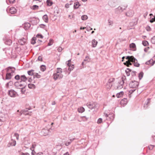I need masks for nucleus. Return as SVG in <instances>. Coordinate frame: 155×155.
Wrapping results in <instances>:
<instances>
[{
    "mask_svg": "<svg viewBox=\"0 0 155 155\" xmlns=\"http://www.w3.org/2000/svg\"><path fill=\"white\" fill-rule=\"evenodd\" d=\"M126 59L128 60L126 61V62L124 63L125 65L129 66V65H132V64L131 63V62H132L134 63V66L136 67L139 66L140 64L137 63V60L133 56H127L126 57Z\"/></svg>",
    "mask_w": 155,
    "mask_h": 155,
    "instance_id": "nucleus-1",
    "label": "nucleus"
},
{
    "mask_svg": "<svg viewBox=\"0 0 155 155\" xmlns=\"http://www.w3.org/2000/svg\"><path fill=\"white\" fill-rule=\"evenodd\" d=\"M139 85V83L135 81H131L129 84V86L130 88H132L133 89L130 90L129 91V93L130 94H132L137 88V87Z\"/></svg>",
    "mask_w": 155,
    "mask_h": 155,
    "instance_id": "nucleus-2",
    "label": "nucleus"
},
{
    "mask_svg": "<svg viewBox=\"0 0 155 155\" xmlns=\"http://www.w3.org/2000/svg\"><path fill=\"white\" fill-rule=\"evenodd\" d=\"M12 68H14L15 70V68L13 67H9L8 68L7 71L8 72L6 73L5 77V79L6 80L10 79L14 75L15 71L14 70H12Z\"/></svg>",
    "mask_w": 155,
    "mask_h": 155,
    "instance_id": "nucleus-3",
    "label": "nucleus"
},
{
    "mask_svg": "<svg viewBox=\"0 0 155 155\" xmlns=\"http://www.w3.org/2000/svg\"><path fill=\"white\" fill-rule=\"evenodd\" d=\"M15 79L18 80H20V83H25L26 81L27 80V78L25 75H23L20 76L19 75H17L15 77Z\"/></svg>",
    "mask_w": 155,
    "mask_h": 155,
    "instance_id": "nucleus-4",
    "label": "nucleus"
},
{
    "mask_svg": "<svg viewBox=\"0 0 155 155\" xmlns=\"http://www.w3.org/2000/svg\"><path fill=\"white\" fill-rule=\"evenodd\" d=\"M86 105L91 110L93 109H97L99 107V105L96 102L87 103Z\"/></svg>",
    "mask_w": 155,
    "mask_h": 155,
    "instance_id": "nucleus-5",
    "label": "nucleus"
},
{
    "mask_svg": "<svg viewBox=\"0 0 155 155\" xmlns=\"http://www.w3.org/2000/svg\"><path fill=\"white\" fill-rule=\"evenodd\" d=\"M51 126H49V127H46L43 129L40 133V134L43 136H46L49 134L50 130H51Z\"/></svg>",
    "mask_w": 155,
    "mask_h": 155,
    "instance_id": "nucleus-6",
    "label": "nucleus"
},
{
    "mask_svg": "<svg viewBox=\"0 0 155 155\" xmlns=\"http://www.w3.org/2000/svg\"><path fill=\"white\" fill-rule=\"evenodd\" d=\"M63 77V75L62 74H59L58 73H55L53 75V78L55 80H56L57 79H61Z\"/></svg>",
    "mask_w": 155,
    "mask_h": 155,
    "instance_id": "nucleus-7",
    "label": "nucleus"
},
{
    "mask_svg": "<svg viewBox=\"0 0 155 155\" xmlns=\"http://www.w3.org/2000/svg\"><path fill=\"white\" fill-rule=\"evenodd\" d=\"M8 94L12 97H15L17 94L16 92L14 90L11 89L8 91Z\"/></svg>",
    "mask_w": 155,
    "mask_h": 155,
    "instance_id": "nucleus-8",
    "label": "nucleus"
},
{
    "mask_svg": "<svg viewBox=\"0 0 155 155\" xmlns=\"http://www.w3.org/2000/svg\"><path fill=\"white\" fill-rule=\"evenodd\" d=\"M126 7H124V8L121 7L119 6L117 8L115 9V13L117 14H119L122 12L123 10L126 9Z\"/></svg>",
    "mask_w": 155,
    "mask_h": 155,
    "instance_id": "nucleus-9",
    "label": "nucleus"
},
{
    "mask_svg": "<svg viewBox=\"0 0 155 155\" xmlns=\"http://www.w3.org/2000/svg\"><path fill=\"white\" fill-rule=\"evenodd\" d=\"M16 144V141L15 140L12 139L10 141H9L7 145L8 147H10L12 146H15Z\"/></svg>",
    "mask_w": 155,
    "mask_h": 155,
    "instance_id": "nucleus-10",
    "label": "nucleus"
},
{
    "mask_svg": "<svg viewBox=\"0 0 155 155\" xmlns=\"http://www.w3.org/2000/svg\"><path fill=\"white\" fill-rule=\"evenodd\" d=\"M117 0H110L108 2V5L111 7H114L117 4Z\"/></svg>",
    "mask_w": 155,
    "mask_h": 155,
    "instance_id": "nucleus-11",
    "label": "nucleus"
},
{
    "mask_svg": "<svg viewBox=\"0 0 155 155\" xmlns=\"http://www.w3.org/2000/svg\"><path fill=\"white\" fill-rule=\"evenodd\" d=\"M27 39L24 38H23L18 40V43L21 45H24L26 43Z\"/></svg>",
    "mask_w": 155,
    "mask_h": 155,
    "instance_id": "nucleus-12",
    "label": "nucleus"
},
{
    "mask_svg": "<svg viewBox=\"0 0 155 155\" xmlns=\"http://www.w3.org/2000/svg\"><path fill=\"white\" fill-rule=\"evenodd\" d=\"M124 81L123 80L119 81L118 83L117 86V89H120L123 87V85L124 84Z\"/></svg>",
    "mask_w": 155,
    "mask_h": 155,
    "instance_id": "nucleus-13",
    "label": "nucleus"
},
{
    "mask_svg": "<svg viewBox=\"0 0 155 155\" xmlns=\"http://www.w3.org/2000/svg\"><path fill=\"white\" fill-rule=\"evenodd\" d=\"M127 98H124L122 99L120 102V104L122 106H124L127 104Z\"/></svg>",
    "mask_w": 155,
    "mask_h": 155,
    "instance_id": "nucleus-14",
    "label": "nucleus"
},
{
    "mask_svg": "<svg viewBox=\"0 0 155 155\" xmlns=\"http://www.w3.org/2000/svg\"><path fill=\"white\" fill-rule=\"evenodd\" d=\"M27 84L25 83H21L18 87V89H23L26 86Z\"/></svg>",
    "mask_w": 155,
    "mask_h": 155,
    "instance_id": "nucleus-15",
    "label": "nucleus"
},
{
    "mask_svg": "<svg viewBox=\"0 0 155 155\" xmlns=\"http://www.w3.org/2000/svg\"><path fill=\"white\" fill-rule=\"evenodd\" d=\"M9 12L11 14H15L17 12L16 8L14 7H11L9 9Z\"/></svg>",
    "mask_w": 155,
    "mask_h": 155,
    "instance_id": "nucleus-16",
    "label": "nucleus"
},
{
    "mask_svg": "<svg viewBox=\"0 0 155 155\" xmlns=\"http://www.w3.org/2000/svg\"><path fill=\"white\" fill-rule=\"evenodd\" d=\"M155 63V60L153 61V59H151L150 60L146 62V64L147 65L150 64L151 66H153Z\"/></svg>",
    "mask_w": 155,
    "mask_h": 155,
    "instance_id": "nucleus-17",
    "label": "nucleus"
},
{
    "mask_svg": "<svg viewBox=\"0 0 155 155\" xmlns=\"http://www.w3.org/2000/svg\"><path fill=\"white\" fill-rule=\"evenodd\" d=\"M5 43L8 45H10L12 43V41L11 39L5 38L4 40Z\"/></svg>",
    "mask_w": 155,
    "mask_h": 155,
    "instance_id": "nucleus-18",
    "label": "nucleus"
},
{
    "mask_svg": "<svg viewBox=\"0 0 155 155\" xmlns=\"http://www.w3.org/2000/svg\"><path fill=\"white\" fill-rule=\"evenodd\" d=\"M134 13V12L133 11L130 10L126 13V15L127 16L131 17L133 16Z\"/></svg>",
    "mask_w": 155,
    "mask_h": 155,
    "instance_id": "nucleus-19",
    "label": "nucleus"
},
{
    "mask_svg": "<svg viewBox=\"0 0 155 155\" xmlns=\"http://www.w3.org/2000/svg\"><path fill=\"white\" fill-rule=\"evenodd\" d=\"M150 99L148 98L147 99V102H146L144 104L143 106L144 108L145 109H147L149 106V104L150 103Z\"/></svg>",
    "mask_w": 155,
    "mask_h": 155,
    "instance_id": "nucleus-20",
    "label": "nucleus"
},
{
    "mask_svg": "<svg viewBox=\"0 0 155 155\" xmlns=\"http://www.w3.org/2000/svg\"><path fill=\"white\" fill-rule=\"evenodd\" d=\"M130 47L131 50L135 51L136 49V46L135 44L132 43L130 45Z\"/></svg>",
    "mask_w": 155,
    "mask_h": 155,
    "instance_id": "nucleus-21",
    "label": "nucleus"
},
{
    "mask_svg": "<svg viewBox=\"0 0 155 155\" xmlns=\"http://www.w3.org/2000/svg\"><path fill=\"white\" fill-rule=\"evenodd\" d=\"M31 26V25L29 23H26L24 24V27L25 30L28 29Z\"/></svg>",
    "mask_w": 155,
    "mask_h": 155,
    "instance_id": "nucleus-22",
    "label": "nucleus"
},
{
    "mask_svg": "<svg viewBox=\"0 0 155 155\" xmlns=\"http://www.w3.org/2000/svg\"><path fill=\"white\" fill-rule=\"evenodd\" d=\"M81 6V4H80L78 2H76L74 3V9H76L78 8V7Z\"/></svg>",
    "mask_w": 155,
    "mask_h": 155,
    "instance_id": "nucleus-23",
    "label": "nucleus"
},
{
    "mask_svg": "<svg viewBox=\"0 0 155 155\" xmlns=\"http://www.w3.org/2000/svg\"><path fill=\"white\" fill-rule=\"evenodd\" d=\"M97 42L95 40V39H93L92 41V46L93 47H95L97 46Z\"/></svg>",
    "mask_w": 155,
    "mask_h": 155,
    "instance_id": "nucleus-24",
    "label": "nucleus"
},
{
    "mask_svg": "<svg viewBox=\"0 0 155 155\" xmlns=\"http://www.w3.org/2000/svg\"><path fill=\"white\" fill-rule=\"evenodd\" d=\"M41 75L39 74L38 73L35 72L33 75L34 78H41Z\"/></svg>",
    "mask_w": 155,
    "mask_h": 155,
    "instance_id": "nucleus-25",
    "label": "nucleus"
},
{
    "mask_svg": "<svg viewBox=\"0 0 155 155\" xmlns=\"http://www.w3.org/2000/svg\"><path fill=\"white\" fill-rule=\"evenodd\" d=\"M124 93L123 91H120V92L117 93L116 96L117 97L119 98L122 97Z\"/></svg>",
    "mask_w": 155,
    "mask_h": 155,
    "instance_id": "nucleus-26",
    "label": "nucleus"
},
{
    "mask_svg": "<svg viewBox=\"0 0 155 155\" xmlns=\"http://www.w3.org/2000/svg\"><path fill=\"white\" fill-rule=\"evenodd\" d=\"M34 70H31L28 71L27 73L28 75L30 76L34 75Z\"/></svg>",
    "mask_w": 155,
    "mask_h": 155,
    "instance_id": "nucleus-27",
    "label": "nucleus"
},
{
    "mask_svg": "<svg viewBox=\"0 0 155 155\" xmlns=\"http://www.w3.org/2000/svg\"><path fill=\"white\" fill-rule=\"evenodd\" d=\"M30 110V109L26 108L25 109L22 110V113L23 114H25V115L28 114L30 115V114H29V113H27V112L28 111V110Z\"/></svg>",
    "mask_w": 155,
    "mask_h": 155,
    "instance_id": "nucleus-28",
    "label": "nucleus"
},
{
    "mask_svg": "<svg viewBox=\"0 0 155 155\" xmlns=\"http://www.w3.org/2000/svg\"><path fill=\"white\" fill-rule=\"evenodd\" d=\"M43 19L46 22H48V15H44L43 17Z\"/></svg>",
    "mask_w": 155,
    "mask_h": 155,
    "instance_id": "nucleus-29",
    "label": "nucleus"
},
{
    "mask_svg": "<svg viewBox=\"0 0 155 155\" xmlns=\"http://www.w3.org/2000/svg\"><path fill=\"white\" fill-rule=\"evenodd\" d=\"M46 3L48 6H51L53 4V2L51 0H47Z\"/></svg>",
    "mask_w": 155,
    "mask_h": 155,
    "instance_id": "nucleus-30",
    "label": "nucleus"
},
{
    "mask_svg": "<svg viewBox=\"0 0 155 155\" xmlns=\"http://www.w3.org/2000/svg\"><path fill=\"white\" fill-rule=\"evenodd\" d=\"M85 109L83 107H81L78 109V111L79 113H83Z\"/></svg>",
    "mask_w": 155,
    "mask_h": 155,
    "instance_id": "nucleus-31",
    "label": "nucleus"
},
{
    "mask_svg": "<svg viewBox=\"0 0 155 155\" xmlns=\"http://www.w3.org/2000/svg\"><path fill=\"white\" fill-rule=\"evenodd\" d=\"M40 69L42 71H44L46 69V66L44 65H42L40 66Z\"/></svg>",
    "mask_w": 155,
    "mask_h": 155,
    "instance_id": "nucleus-32",
    "label": "nucleus"
},
{
    "mask_svg": "<svg viewBox=\"0 0 155 155\" xmlns=\"http://www.w3.org/2000/svg\"><path fill=\"white\" fill-rule=\"evenodd\" d=\"M115 79L114 78H111L108 81L107 83V85H108V84H112V83L114 81Z\"/></svg>",
    "mask_w": 155,
    "mask_h": 155,
    "instance_id": "nucleus-33",
    "label": "nucleus"
},
{
    "mask_svg": "<svg viewBox=\"0 0 155 155\" xmlns=\"http://www.w3.org/2000/svg\"><path fill=\"white\" fill-rule=\"evenodd\" d=\"M131 70L128 68H127L125 70V72L127 76H129L130 75V72H131Z\"/></svg>",
    "mask_w": 155,
    "mask_h": 155,
    "instance_id": "nucleus-34",
    "label": "nucleus"
},
{
    "mask_svg": "<svg viewBox=\"0 0 155 155\" xmlns=\"http://www.w3.org/2000/svg\"><path fill=\"white\" fill-rule=\"evenodd\" d=\"M36 40V37H33L32 38L31 41V43L33 45H34L35 43V41Z\"/></svg>",
    "mask_w": 155,
    "mask_h": 155,
    "instance_id": "nucleus-35",
    "label": "nucleus"
},
{
    "mask_svg": "<svg viewBox=\"0 0 155 155\" xmlns=\"http://www.w3.org/2000/svg\"><path fill=\"white\" fill-rule=\"evenodd\" d=\"M31 8L33 10H37L38 8V6L37 5H34L31 7Z\"/></svg>",
    "mask_w": 155,
    "mask_h": 155,
    "instance_id": "nucleus-36",
    "label": "nucleus"
},
{
    "mask_svg": "<svg viewBox=\"0 0 155 155\" xmlns=\"http://www.w3.org/2000/svg\"><path fill=\"white\" fill-rule=\"evenodd\" d=\"M143 75V72H140L138 74V77L140 80L142 78Z\"/></svg>",
    "mask_w": 155,
    "mask_h": 155,
    "instance_id": "nucleus-37",
    "label": "nucleus"
},
{
    "mask_svg": "<svg viewBox=\"0 0 155 155\" xmlns=\"http://www.w3.org/2000/svg\"><path fill=\"white\" fill-rule=\"evenodd\" d=\"M68 66V69L69 71H71L73 70L74 68V64H71L69 65V66Z\"/></svg>",
    "mask_w": 155,
    "mask_h": 155,
    "instance_id": "nucleus-38",
    "label": "nucleus"
},
{
    "mask_svg": "<svg viewBox=\"0 0 155 155\" xmlns=\"http://www.w3.org/2000/svg\"><path fill=\"white\" fill-rule=\"evenodd\" d=\"M81 19L82 20L84 21L87 20L88 18V17L86 15H84L82 16L81 17Z\"/></svg>",
    "mask_w": 155,
    "mask_h": 155,
    "instance_id": "nucleus-39",
    "label": "nucleus"
},
{
    "mask_svg": "<svg viewBox=\"0 0 155 155\" xmlns=\"http://www.w3.org/2000/svg\"><path fill=\"white\" fill-rule=\"evenodd\" d=\"M62 72V70L61 68H58L57 69L56 73H58L59 74H61Z\"/></svg>",
    "mask_w": 155,
    "mask_h": 155,
    "instance_id": "nucleus-40",
    "label": "nucleus"
},
{
    "mask_svg": "<svg viewBox=\"0 0 155 155\" xmlns=\"http://www.w3.org/2000/svg\"><path fill=\"white\" fill-rule=\"evenodd\" d=\"M28 87L30 88H35V86L34 84H28Z\"/></svg>",
    "mask_w": 155,
    "mask_h": 155,
    "instance_id": "nucleus-41",
    "label": "nucleus"
},
{
    "mask_svg": "<svg viewBox=\"0 0 155 155\" xmlns=\"http://www.w3.org/2000/svg\"><path fill=\"white\" fill-rule=\"evenodd\" d=\"M36 38H43V36L41 34H38L36 36Z\"/></svg>",
    "mask_w": 155,
    "mask_h": 155,
    "instance_id": "nucleus-42",
    "label": "nucleus"
},
{
    "mask_svg": "<svg viewBox=\"0 0 155 155\" xmlns=\"http://www.w3.org/2000/svg\"><path fill=\"white\" fill-rule=\"evenodd\" d=\"M142 44L143 46H146L148 44V41H142Z\"/></svg>",
    "mask_w": 155,
    "mask_h": 155,
    "instance_id": "nucleus-43",
    "label": "nucleus"
},
{
    "mask_svg": "<svg viewBox=\"0 0 155 155\" xmlns=\"http://www.w3.org/2000/svg\"><path fill=\"white\" fill-rule=\"evenodd\" d=\"M20 83V81L19 82L16 81L14 85L15 86L16 88H18V85H19Z\"/></svg>",
    "mask_w": 155,
    "mask_h": 155,
    "instance_id": "nucleus-44",
    "label": "nucleus"
},
{
    "mask_svg": "<svg viewBox=\"0 0 155 155\" xmlns=\"http://www.w3.org/2000/svg\"><path fill=\"white\" fill-rule=\"evenodd\" d=\"M151 42L153 44H155V36L152 38Z\"/></svg>",
    "mask_w": 155,
    "mask_h": 155,
    "instance_id": "nucleus-45",
    "label": "nucleus"
},
{
    "mask_svg": "<svg viewBox=\"0 0 155 155\" xmlns=\"http://www.w3.org/2000/svg\"><path fill=\"white\" fill-rule=\"evenodd\" d=\"M5 119L3 118H0V125H2V124L4 122Z\"/></svg>",
    "mask_w": 155,
    "mask_h": 155,
    "instance_id": "nucleus-46",
    "label": "nucleus"
},
{
    "mask_svg": "<svg viewBox=\"0 0 155 155\" xmlns=\"http://www.w3.org/2000/svg\"><path fill=\"white\" fill-rule=\"evenodd\" d=\"M88 118V117H87L85 116L82 117V119L84 121H87Z\"/></svg>",
    "mask_w": 155,
    "mask_h": 155,
    "instance_id": "nucleus-47",
    "label": "nucleus"
},
{
    "mask_svg": "<svg viewBox=\"0 0 155 155\" xmlns=\"http://www.w3.org/2000/svg\"><path fill=\"white\" fill-rule=\"evenodd\" d=\"M154 146V145H150L148 146L149 149L150 150H152Z\"/></svg>",
    "mask_w": 155,
    "mask_h": 155,
    "instance_id": "nucleus-48",
    "label": "nucleus"
},
{
    "mask_svg": "<svg viewBox=\"0 0 155 155\" xmlns=\"http://www.w3.org/2000/svg\"><path fill=\"white\" fill-rule=\"evenodd\" d=\"M14 136L16 137L17 140H18L19 138V134L17 133H15L14 134Z\"/></svg>",
    "mask_w": 155,
    "mask_h": 155,
    "instance_id": "nucleus-49",
    "label": "nucleus"
},
{
    "mask_svg": "<svg viewBox=\"0 0 155 155\" xmlns=\"http://www.w3.org/2000/svg\"><path fill=\"white\" fill-rule=\"evenodd\" d=\"M36 146V144H33L32 145L31 147L30 148L31 150H34V148Z\"/></svg>",
    "mask_w": 155,
    "mask_h": 155,
    "instance_id": "nucleus-50",
    "label": "nucleus"
},
{
    "mask_svg": "<svg viewBox=\"0 0 155 155\" xmlns=\"http://www.w3.org/2000/svg\"><path fill=\"white\" fill-rule=\"evenodd\" d=\"M90 59L89 57L88 56H86L85 59L84 60V61H87L88 62L89 61Z\"/></svg>",
    "mask_w": 155,
    "mask_h": 155,
    "instance_id": "nucleus-51",
    "label": "nucleus"
},
{
    "mask_svg": "<svg viewBox=\"0 0 155 155\" xmlns=\"http://www.w3.org/2000/svg\"><path fill=\"white\" fill-rule=\"evenodd\" d=\"M53 40L52 39H50L49 42L48 43V46H51L52 44Z\"/></svg>",
    "mask_w": 155,
    "mask_h": 155,
    "instance_id": "nucleus-52",
    "label": "nucleus"
},
{
    "mask_svg": "<svg viewBox=\"0 0 155 155\" xmlns=\"http://www.w3.org/2000/svg\"><path fill=\"white\" fill-rule=\"evenodd\" d=\"M154 21H155V17L151 18L150 20V23H153Z\"/></svg>",
    "mask_w": 155,
    "mask_h": 155,
    "instance_id": "nucleus-53",
    "label": "nucleus"
},
{
    "mask_svg": "<svg viewBox=\"0 0 155 155\" xmlns=\"http://www.w3.org/2000/svg\"><path fill=\"white\" fill-rule=\"evenodd\" d=\"M97 123L101 124L102 122V119L101 118H99L97 120Z\"/></svg>",
    "mask_w": 155,
    "mask_h": 155,
    "instance_id": "nucleus-54",
    "label": "nucleus"
},
{
    "mask_svg": "<svg viewBox=\"0 0 155 155\" xmlns=\"http://www.w3.org/2000/svg\"><path fill=\"white\" fill-rule=\"evenodd\" d=\"M112 86V84H108V85H107V83L106 84V87L110 89Z\"/></svg>",
    "mask_w": 155,
    "mask_h": 155,
    "instance_id": "nucleus-55",
    "label": "nucleus"
},
{
    "mask_svg": "<svg viewBox=\"0 0 155 155\" xmlns=\"http://www.w3.org/2000/svg\"><path fill=\"white\" fill-rule=\"evenodd\" d=\"M71 142H70L68 140V141L67 142H66L65 143V145L66 146H68V145H69L70 144H71Z\"/></svg>",
    "mask_w": 155,
    "mask_h": 155,
    "instance_id": "nucleus-56",
    "label": "nucleus"
},
{
    "mask_svg": "<svg viewBox=\"0 0 155 155\" xmlns=\"http://www.w3.org/2000/svg\"><path fill=\"white\" fill-rule=\"evenodd\" d=\"M8 1L10 4H13L15 2V0H8Z\"/></svg>",
    "mask_w": 155,
    "mask_h": 155,
    "instance_id": "nucleus-57",
    "label": "nucleus"
},
{
    "mask_svg": "<svg viewBox=\"0 0 155 155\" xmlns=\"http://www.w3.org/2000/svg\"><path fill=\"white\" fill-rule=\"evenodd\" d=\"M38 60L40 61H42V58L41 56H39L38 58Z\"/></svg>",
    "mask_w": 155,
    "mask_h": 155,
    "instance_id": "nucleus-58",
    "label": "nucleus"
},
{
    "mask_svg": "<svg viewBox=\"0 0 155 155\" xmlns=\"http://www.w3.org/2000/svg\"><path fill=\"white\" fill-rule=\"evenodd\" d=\"M45 26V25L43 24H41L40 25V27L42 28H44Z\"/></svg>",
    "mask_w": 155,
    "mask_h": 155,
    "instance_id": "nucleus-59",
    "label": "nucleus"
},
{
    "mask_svg": "<svg viewBox=\"0 0 155 155\" xmlns=\"http://www.w3.org/2000/svg\"><path fill=\"white\" fill-rule=\"evenodd\" d=\"M62 50V48L61 47H59L57 49V50L59 52H61Z\"/></svg>",
    "mask_w": 155,
    "mask_h": 155,
    "instance_id": "nucleus-60",
    "label": "nucleus"
},
{
    "mask_svg": "<svg viewBox=\"0 0 155 155\" xmlns=\"http://www.w3.org/2000/svg\"><path fill=\"white\" fill-rule=\"evenodd\" d=\"M71 60H69L66 62V63L67 64L68 66H69V65L70 64V62H71Z\"/></svg>",
    "mask_w": 155,
    "mask_h": 155,
    "instance_id": "nucleus-61",
    "label": "nucleus"
},
{
    "mask_svg": "<svg viewBox=\"0 0 155 155\" xmlns=\"http://www.w3.org/2000/svg\"><path fill=\"white\" fill-rule=\"evenodd\" d=\"M65 7L66 8H69V3H66L65 5Z\"/></svg>",
    "mask_w": 155,
    "mask_h": 155,
    "instance_id": "nucleus-62",
    "label": "nucleus"
},
{
    "mask_svg": "<svg viewBox=\"0 0 155 155\" xmlns=\"http://www.w3.org/2000/svg\"><path fill=\"white\" fill-rule=\"evenodd\" d=\"M136 72L135 71H133L131 73V74H132V75L133 76H135L136 75Z\"/></svg>",
    "mask_w": 155,
    "mask_h": 155,
    "instance_id": "nucleus-63",
    "label": "nucleus"
},
{
    "mask_svg": "<svg viewBox=\"0 0 155 155\" xmlns=\"http://www.w3.org/2000/svg\"><path fill=\"white\" fill-rule=\"evenodd\" d=\"M21 155H30L28 153H22Z\"/></svg>",
    "mask_w": 155,
    "mask_h": 155,
    "instance_id": "nucleus-64",
    "label": "nucleus"
}]
</instances>
